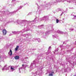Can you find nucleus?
I'll use <instances>...</instances> for the list:
<instances>
[{
  "label": "nucleus",
  "instance_id": "f03ea898",
  "mask_svg": "<svg viewBox=\"0 0 76 76\" xmlns=\"http://www.w3.org/2000/svg\"><path fill=\"white\" fill-rule=\"evenodd\" d=\"M14 58L15 60H19V56H16L14 57Z\"/></svg>",
  "mask_w": 76,
  "mask_h": 76
},
{
  "label": "nucleus",
  "instance_id": "9b49d317",
  "mask_svg": "<svg viewBox=\"0 0 76 76\" xmlns=\"http://www.w3.org/2000/svg\"><path fill=\"white\" fill-rule=\"evenodd\" d=\"M52 73H54V72H53Z\"/></svg>",
  "mask_w": 76,
  "mask_h": 76
},
{
  "label": "nucleus",
  "instance_id": "6e6552de",
  "mask_svg": "<svg viewBox=\"0 0 76 76\" xmlns=\"http://www.w3.org/2000/svg\"><path fill=\"white\" fill-rule=\"evenodd\" d=\"M74 18H76V16L74 15Z\"/></svg>",
  "mask_w": 76,
  "mask_h": 76
},
{
  "label": "nucleus",
  "instance_id": "0eeeda50",
  "mask_svg": "<svg viewBox=\"0 0 76 76\" xmlns=\"http://www.w3.org/2000/svg\"><path fill=\"white\" fill-rule=\"evenodd\" d=\"M11 70H13V69H14L13 68H12V67H11Z\"/></svg>",
  "mask_w": 76,
  "mask_h": 76
},
{
  "label": "nucleus",
  "instance_id": "39448f33",
  "mask_svg": "<svg viewBox=\"0 0 76 76\" xmlns=\"http://www.w3.org/2000/svg\"><path fill=\"white\" fill-rule=\"evenodd\" d=\"M56 22L57 23H58V22H59V20H58V19H57Z\"/></svg>",
  "mask_w": 76,
  "mask_h": 76
},
{
  "label": "nucleus",
  "instance_id": "f257e3e1",
  "mask_svg": "<svg viewBox=\"0 0 76 76\" xmlns=\"http://www.w3.org/2000/svg\"><path fill=\"white\" fill-rule=\"evenodd\" d=\"M2 32L4 35H6V34H7V31H6V29H3L2 30Z\"/></svg>",
  "mask_w": 76,
  "mask_h": 76
},
{
  "label": "nucleus",
  "instance_id": "9d476101",
  "mask_svg": "<svg viewBox=\"0 0 76 76\" xmlns=\"http://www.w3.org/2000/svg\"><path fill=\"white\" fill-rule=\"evenodd\" d=\"M0 58H1V57H0Z\"/></svg>",
  "mask_w": 76,
  "mask_h": 76
},
{
  "label": "nucleus",
  "instance_id": "20e7f679",
  "mask_svg": "<svg viewBox=\"0 0 76 76\" xmlns=\"http://www.w3.org/2000/svg\"><path fill=\"white\" fill-rule=\"evenodd\" d=\"M19 46H17L16 48L15 49V51H17L19 49Z\"/></svg>",
  "mask_w": 76,
  "mask_h": 76
},
{
  "label": "nucleus",
  "instance_id": "423d86ee",
  "mask_svg": "<svg viewBox=\"0 0 76 76\" xmlns=\"http://www.w3.org/2000/svg\"><path fill=\"white\" fill-rule=\"evenodd\" d=\"M49 76H53V74H50L49 75Z\"/></svg>",
  "mask_w": 76,
  "mask_h": 76
},
{
  "label": "nucleus",
  "instance_id": "7ed1b4c3",
  "mask_svg": "<svg viewBox=\"0 0 76 76\" xmlns=\"http://www.w3.org/2000/svg\"><path fill=\"white\" fill-rule=\"evenodd\" d=\"M8 54L10 56H11L12 55V51L11 50H10V52H9Z\"/></svg>",
  "mask_w": 76,
  "mask_h": 76
},
{
  "label": "nucleus",
  "instance_id": "1a4fd4ad",
  "mask_svg": "<svg viewBox=\"0 0 76 76\" xmlns=\"http://www.w3.org/2000/svg\"><path fill=\"white\" fill-rule=\"evenodd\" d=\"M22 66H24V65L23 64Z\"/></svg>",
  "mask_w": 76,
  "mask_h": 76
}]
</instances>
